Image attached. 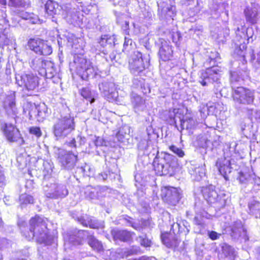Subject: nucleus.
<instances>
[{"mask_svg": "<svg viewBox=\"0 0 260 260\" xmlns=\"http://www.w3.org/2000/svg\"><path fill=\"white\" fill-rule=\"evenodd\" d=\"M29 231L24 233V236L29 241L35 238L39 243L50 245L54 240V237L49 234L48 229L45 220L36 216L29 221Z\"/></svg>", "mask_w": 260, "mask_h": 260, "instance_id": "1", "label": "nucleus"}, {"mask_svg": "<svg viewBox=\"0 0 260 260\" xmlns=\"http://www.w3.org/2000/svg\"><path fill=\"white\" fill-rule=\"evenodd\" d=\"M176 164L175 157L166 152L156 156L153 162L156 174L159 176H172L174 173Z\"/></svg>", "mask_w": 260, "mask_h": 260, "instance_id": "2", "label": "nucleus"}, {"mask_svg": "<svg viewBox=\"0 0 260 260\" xmlns=\"http://www.w3.org/2000/svg\"><path fill=\"white\" fill-rule=\"evenodd\" d=\"M16 84L22 88L23 91L28 95H32L38 90L39 78L32 73L16 74Z\"/></svg>", "mask_w": 260, "mask_h": 260, "instance_id": "3", "label": "nucleus"}, {"mask_svg": "<svg viewBox=\"0 0 260 260\" xmlns=\"http://www.w3.org/2000/svg\"><path fill=\"white\" fill-rule=\"evenodd\" d=\"M74 117L66 116L58 119L53 126V133L57 140L64 139L75 129Z\"/></svg>", "mask_w": 260, "mask_h": 260, "instance_id": "4", "label": "nucleus"}, {"mask_svg": "<svg viewBox=\"0 0 260 260\" xmlns=\"http://www.w3.org/2000/svg\"><path fill=\"white\" fill-rule=\"evenodd\" d=\"M222 74L221 68L218 67H213L203 71L201 73L199 82L203 86H207L210 83H215L214 87L217 91H220L221 84L220 79Z\"/></svg>", "mask_w": 260, "mask_h": 260, "instance_id": "5", "label": "nucleus"}, {"mask_svg": "<svg viewBox=\"0 0 260 260\" xmlns=\"http://www.w3.org/2000/svg\"><path fill=\"white\" fill-rule=\"evenodd\" d=\"M75 63L76 65L77 73L83 80H88L100 75L98 68L85 58L76 59Z\"/></svg>", "mask_w": 260, "mask_h": 260, "instance_id": "6", "label": "nucleus"}, {"mask_svg": "<svg viewBox=\"0 0 260 260\" xmlns=\"http://www.w3.org/2000/svg\"><path fill=\"white\" fill-rule=\"evenodd\" d=\"M129 68L131 72L134 75H138L149 65V59L143 57L142 53L135 51L129 59Z\"/></svg>", "mask_w": 260, "mask_h": 260, "instance_id": "7", "label": "nucleus"}, {"mask_svg": "<svg viewBox=\"0 0 260 260\" xmlns=\"http://www.w3.org/2000/svg\"><path fill=\"white\" fill-rule=\"evenodd\" d=\"M233 98L235 104L251 105L255 98L254 91L244 87H238L233 91Z\"/></svg>", "mask_w": 260, "mask_h": 260, "instance_id": "8", "label": "nucleus"}, {"mask_svg": "<svg viewBox=\"0 0 260 260\" xmlns=\"http://www.w3.org/2000/svg\"><path fill=\"white\" fill-rule=\"evenodd\" d=\"M0 48H3L6 45L13 44L15 39L8 33L9 21L7 19V14L4 10L0 11Z\"/></svg>", "mask_w": 260, "mask_h": 260, "instance_id": "9", "label": "nucleus"}, {"mask_svg": "<svg viewBox=\"0 0 260 260\" xmlns=\"http://www.w3.org/2000/svg\"><path fill=\"white\" fill-rule=\"evenodd\" d=\"M9 5L15 8L13 13L20 18L26 20L32 18L33 14L25 12L23 10L28 5L26 0H9Z\"/></svg>", "mask_w": 260, "mask_h": 260, "instance_id": "10", "label": "nucleus"}, {"mask_svg": "<svg viewBox=\"0 0 260 260\" xmlns=\"http://www.w3.org/2000/svg\"><path fill=\"white\" fill-rule=\"evenodd\" d=\"M99 86L100 90L107 100L109 102L116 100L118 97V93L114 82L104 81L100 84Z\"/></svg>", "mask_w": 260, "mask_h": 260, "instance_id": "11", "label": "nucleus"}, {"mask_svg": "<svg viewBox=\"0 0 260 260\" xmlns=\"http://www.w3.org/2000/svg\"><path fill=\"white\" fill-rule=\"evenodd\" d=\"M163 200L171 205H175L180 199V194L176 188L165 187L161 190Z\"/></svg>", "mask_w": 260, "mask_h": 260, "instance_id": "12", "label": "nucleus"}, {"mask_svg": "<svg viewBox=\"0 0 260 260\" xmlns=\"http://www.w3.org/2000/svg\"><path fill=\"white\" fill-rule=\"evenodd\" d=\"M45 10L46 17L56 22L57 17L60 15L61 7L56 2L48 0L45 5Z\"/></svg>", "mask_w": 260, "mask_h": 260, "instance_id": "13", "label": "nucleus"}, {"mask_svg": "<svg viewBox=\"0 0 260 260\" xmlns=\"http://www.w3.org/2000/svg\"><path fill=\"white\" fill-rule=\"evenodd\" d=\"M216 166L219 173L225 180H228V175L231 173L232 169L230 157H223L218 158L216 161Z\"/></svg>", "mask_w": 260, "mask_h": 260, "instance_id": "14", "label": "nucleus"}, {"mask_svg": "<svg viewBox=\"0 0 260 260\" xmlns=\"http://www.w3.org/2000/svg\"><path fill=\"white\" fill-rule=\"evenodd\" d=\"M58 158L61 166L64 169L72 170L76 166L77 161V155L70 151L65 152L63 154H60Z\"/></svg>", "mask_w": 260, "mask_h": 260, "instance_id": "15", "label": "nucleus"}, {"mask_svg": "<svg viewBox=\"0 0 260 260\" xmlns=\"http://www.w3.org/2000/svg\"><path fill=\"white\" fill-rule=\"evenodd\" d=\"M68 194V190L64 185L61 184H53L51 186V189L46 191V196L48 198L52 199L62 198Z\"/></svg>", "mask_w": 260, "mask_h": 260, "instance_id": "16", "label": "nucleus"}, {"mask_svg": "<svg viewBox=\"0 0 260 260\" xmlns=\"http://www.w3.org/2000/svg\"><path fill=\"white\" fill-rule=\"evenodd\" d=\"M4 107L8 115L12 117L16 116L18 111L16 106L14 93H12L7 96L4 102Z\"/></svg>", "mask_w": 260, "mask_h": 260, "instance_id": "17", "label": "nucleus"}, {"mask_svg": "<svg viewBox=\"0 0 260 260\" xmlns=\"http://www.w3.org/2000/svg\"><path fill=\"white\" fill-rule=\"evenodd\" d=\"M4 132L7 139L10 142H18L20 141L23 143V140L21 137L19 130L13 125L6 123Z\"/></svg>", "mask_w": 260, "mask_h": 260, "instance_id": "18", "label": "nucleus"}, {"mask_svg": "<svg viewBox=\"0 0 260 260\" xmlns=\"http://www.w3.org/2000/svg\"><path fill=\"white\" fill-rule=\"evenodd\" d=\"M231 235L235 239L241 237L245 241L248 240L246 231L241 221H237L232 225Z\"/></svg>", "mask_w": 260, "mask_h": 260, "instance_id": "19", "label": "nucleus"}, {"mask_svg": "<svg viewBox=\"0 0 260 260\" xmlns=\"http://www.w3.org/2000/svg\"><path fill=\"white\" fill-rule=\"evenodd\" d=\"M130 99L133 108L136 113L143 111L146 107L145 100L137 93L132 92Z\"/></svg>", "mask_w": 260, "mask_h": 260, "instance_id": "20", "label": "nucleus"}, {"mask_svg": "<svg viewBox=\"0 0 260 260\" xmlns=\"http://www.w3.org/2000/svg\"><path fill=\"white\" fill-rule=\"evenodd\" d=\"M202 191L204 199L208 203L212 204L218 201V194L215 190L214 186L210 185L204 187Z\"/></svg>", "mask_w": 260, "mask_h": 260, "instance_id": "21", "label": "nucleus"}, {"mask_svg": "<svg viewBox=\"0 0 260 260\" xmlns=\"http://www.w3.org/2000/svg\"><path fill=\"white\" fill-rule=\"evenodd\" d=\"M111 234L114 240L126 242L131 240L134 233H131L125 230L120 231L114 229L112 230Z\"/></svg>", "mask_w": 260, "mask_h": 260, "instance_id": "22", "label": "nucleus"}, {"mask_svg": "<svg viewBox=\"0 0 260 260\" xmlns=\"http://www.w3.org/2000/svg\"><path fill=\"white\" fill-rule=\"evenodd\" d=\"M172 47L166 41L162 42L159 50L160 59L163 61L168 60L172 57Z\"/></svg>", "mask_w": 260, "mask_h": 260, "instance_id": "23", "label": "nucleus"}, {"mask_svg": "<svg viewBox=\"0 0 260 260\" xmlns=\"http://www.w3.org/2000/svg\"><path fill=\"white\" fill-rule=\"evenodd\" d=\"M47 60L43 59L42 57H32L29 61V65L33 70H37L41 74Z\"/></svg>", "mask_w": 260, "mask_h": 260, "instance_id": "24", "label": "nucleus"}, {"mask_svg": "<svg viewBox=\"0 0 260 260\" xmlns=\"http://www.w3.org/2000/svg\"><path fill=\"white\" fill-rule=\"evenodd\" d=\"M41 74L45 75L47 78L51 79L53 78L57 74V71L54 63L50 60L46 61L44 69H43Z\"/></svg>", "mask_w": 260, "mask_h": 260, "instance_id": "25", "label": "nucleus"}, {"mask_svg": "<svg viewBox=\"0 0 260 260\" xmlns=\"http://www.w3.org/2000/svg\"><path fill=\"white\" fill-rule=\"evenodd\" d=\"M64 37L63 39H66L68 42V45L71 46L73 48L78 49L80 45H78L80 41H82L80 38H77L75 35L69 32H65L64 34L62 35Z\"/></svg>", "mask_w": 260, "mask_h": 260, "instance_id": "26", "label": "nucleus"}, {"mask_svg": "<svg viewBox=\"0 0 260 260\" xmlns=\"http://www.w3.org/2000/svg\"><path fill=\"white\" fill-rule=\"evenodd\" d=\"M130 128L127 125H124L121 127L116 134V138L121 143H125L130 137Z\"/></svg>", "mask_w": 260, "mask_h": 260, "instance_id": "27", "label": "nucleus"}, {"mask_svg": "<svg viewBox=\"0 0 260 260\" xmlns=\"http://www.w3.org/2000/svg\"><path fill=\"white\" fill-rule=\"evenodd\" d=\"M88 232L84 230H75L73 233V240L71 238L69 239V240L71 242H73L74 245L79 244L80 241L85 238L86 236H88Z\"/></svg>", "mask_w": 260, "mask_h": 260, "instance_id": "28", "label": "nucleus"}, {"mask_svg": "<svg viewBox=\"0 0 260 260\" xmlns=\"http://www.w3.org/2000/svg\"><path fill=\"white\" fill-rule=\"evenodd\" d=\"M82 96L87 101H89L91 104L95 101L98 94L94 90H91L89 87L83 88L80 91Z\"/></svg>", "mask_w": 260, "mask_h": 260, "instance_id": "29", "label": "nucleus"}, {"mask_svg": "<svg viewBox=\"0 0 260 260\" xmlns=\"http://www.w3.org/2000/svg\"><path fill=\"white\" fill-rule=\"evenodd\" d=\"M189 173L197 181H200L205 175L204 168L200 166L198 167L191 166L189 169Z\"/></svg>", "mask_w": 260, "mask_h": 260, "instance_id": "30", "label": "nucleus"}, {"mask_svg": "<svg viewBox=\"0 0 260 260\" xmlns=\"http://www.w3.org/2000/svg\"><path fill=\"white\" fill-rule=\"evenodd\" d=\"M251 178L249 173L241 171L239 172L237 179L242 187H245L250 183Z\"/></svg>", "mask_w": 260, "mask_h": 260, "instance_id": "31", "label": "nucleus"}, {"mask_svg": "<svg viewBox=\"0 0 260 260\" xmlns=\"http://www.w3.org/2000/svg\"><path fill=\"white\" fill-rule=\"evenodd\" d=\"M197 124V121L191 117H186L181 120V126L183 129H193Z\"/></svg>", "mask_w": 260, "mask_h": 260, "instance_id": "32", "label": "nucleus"}, {"mask_svg": "<svg viewBox=\"0 0 260 260\" xmlns=\"http://www.w3.org/2000/svg\"><path fill=\"white\" fill-rule=\"evenodd\" d=\"M88 243L94 250L101 252L103 250V246L102 243L95 238L92 235L88 236Z\"/></svg>", "mask_w": 260, "mask_h": 260, "instance_id": "33", "label": "nucleus"}, {"mask_svg": "<svg viewBox=\"0 0 260 260\" xmlns=\"http://www.w3.org/2000/svg\"><path fill=\"white\" fill-rule=\"evenodd\" d=\"M222 252L225 257H229L231 260H234L236 256V252L234 249L226 244H223L222 246Z\"/></svg>", "mask_w": 260, "mask_h": 260, "instance_id": "34", "label": "nucleus"}, {"mask_svg": "<svg viewBox=\"0 0 260 260\" xmlns=\"http://www.w3.org/2000/svg\"><path fill=\"white\" fill-rule=\"evenodd\" d=\"M246 19L251 24H254L257 21V13L255 10L247 8L244 11Z\"/></svg>", "mask_w": 260, "mask_h": 260, "instance_id": "35", "label": "nucleus"}, {"mask_svg": "<svg viewBox=\"0 0 260 260\" xmlns=\"http://www.w3.org/2000/svg\"><path fill=\"white\" fill-rule=\"evenodd\" d=\"M248 207L250 212L255 215L256 218H260V203L256 201H251Z\"/></svg>", "mask_w": 260, "mask_h": 260, "instance_id": "36", "label": "nucleus"}, {"mask_svg": "<svg viewBox=\"0 0 260 260\" xmlns=\"http://www.w3.org/2000/svg\"><path fill=\"white\" fill-rule=\"evenodd\" d=\"M96 187L88 186L85 188L84 194L86 198L91 200L98 199Z\"/></svg>", "mask_w": 260, "mask_h": 260, "instance_id": "37", "label": "nucleus"}, {"mask_svg": "<svg viewBox=\"0 0 260 260\" xmlns=\"http://www.w3.org/2000/svg\"><path fill=\"white\" fill-rule=\"evenodd\" d=\"M42 42L43 41L39 39H30L28 42V46L31 50L37 53L40 52V46Z\"/></svg>", "mask_w": 260, "mask_h": 260, "instance_id": "38", "label": "nucleus"}, {"mask_svg": "<svg viewBox=\"0 0 260 260\" xmlns=\"http://www.w3.org/2000/svg\"><path fill=\"white\" fill-rule=\"evenodd\" d=\"M37 117L39 121H42L47 116V108L44 104H40L37 105Z\"/></svg>", "mask_w": 260, "mask_h": 260, "instance_id": "39", "label": "nucleus"}, {"mask_svg": "<svg viewBox=\"0 0 260 260\" xmlns=\"http://www.w3.org/2000/svg\"><path fill=\"white\" fill-rule=\"evenodd\" d=\"M39 50L40 52H38L37 54L43 55H48L51 54L52 52L51 47L50 45H48L43 41L40 46Z\"/></svg>", "mask_w": 260, "mask_h": 260, "instance_id": "40", "label": "nucleus"}, {"mask_svg": "<svg viewBox=\"0 0 260 260\" xmlns=\"http://www.w3.org/2000/svg\"><path fill=\"white\" fill-rule=\"evenodd\" d=\"M135 46V44L133 43L132 40L128 37H125L124 38L122 50L123 51L128 52L134 48Z\"/></svg>", "mask_w": 260, "mask_h": 260, "instance_id": "41", "label": "nucleus"}, {"mask_svg": "<svg viewBox=\"0 0 260 260\" xmlns=\"http://www.w3.org/2000/svg\"><path fill=\"white\" fill-rule=\"evenodd\" d=\"M26 108H31V111L29 112V119H31L33 116L37 117V105L30 102L26 103Z\"/></svg>", "mask_w": 260, "mask_h": 260, "instance_id": "42", "label": "nucleus"}, {"mask_svg": "<svg viewBox=\"0 0 260 260\" xmlns=\"http://www.w3.org/2000/svg\"><path fill=\"white\" fill-rule=\"evenodd\" d=\"M19 202L21 205L33 204L34 198L30 195L22 194L19 197Z\"/></svg>", "mask_w": 260, "mask_h": 260, "instance_id": "43", "label": "nucleus"}, {"mask_svg": "<svg viewBox=\"0 0 260 260\" xmlns=\"http://www.w3.org/2000/svg\"><path fill=\"white\" fill-rule=\"evenodd\" d=\"M115 38L113 37H108L107 36H104L101 38L99 43L103 47L106 46V44L111 45L112 43H114V40Z\"/></svg>", "mask_w": 260, "mask_h": 260, "instance_id": "44", "label": "nucleus"}, {"mask_svg": "<svg viewBox=\"0 0 260 260\" xmlns=\"http://www.w3.org/2000/svg\"><path fill=\"white\" fill-rule=\"evenodd\" d=\"M175 7L170 6L166 8H164L162 9V12L165 13L167 16L171 17L173 19V17L175 15Z\"/></svg>", "mask_w": 260, "mask_h": 260, "instance_id": "45", "label": "nucleus"}, {"mask_svg": "<svg viewBox=\"0 0 260 260\" xmlns=\"http://www.w3.org/2000/svg\"><path fill=\"white\" fill-rule=\"evenodd\" d=\"M137 240L142 246L146 247L150 246L151 241L147 238L146 235L140 236L137 239Z\"/></svg>", "mask_w": 260, "mask_h": 260, "instance_id": "46", "label": "nucleus"}, {"mask_svg": "<svg viewBox=\"0 0 260 260\" xmlns=\"http://www.w3.org/2000/svg\"><path fill=\"white\" fill-rule=\"evenodd\" d=\"M89 226L92 229H103L104 228V222H99L95 219H90Z\"/></svg>", "mask_w": 260, "mask_h": 260, "instance_id": "47", "label": "nucleus"}, {"mask_svg": "<svg viewBox=\"0 0 260 260\" xmlns=\"http://www.w3.org/2000/svg\"><path fill=\"white\" fill-rule=\"evenodd\" d=\"M44 175L45 177L47 176H50L51 175L53 172V167L52 165L48 162H45L44 163Z\"/></svg>", "mask_w": 260, "mask_h": 260, "instance_id": "48", "label": "nucleus"}, {"mask_svg": "<svg viewBox=\"0 0 260 260\" xmlns=\"http://www.w3.org/2000/svg\"><path fill=\"white\" fill-rule=\"evenodd\" d=\"M169 149L179 157H183L185 155L184 152L181 148H179L175 145H171L169 146Z\"/></svg>", "mask_w": 260, "mask_h": 260, "instance_id": "49", "label": "nucleus"}, {"mask_svg": "<svg viewBox=\"0 0 260 260\" xmlns=\"http://www.w3.org/2000/svg\"><path fill=\"white\" fill-rule=\"evenodd\" d=\"M96 189L98 192L97 193L98 199L105 196L108 192V188L106 186H97Z\"/></svg>", "mask_w": 260, "mask_h": 260, "instance_id": "50", "label": "nucleus"}, {"mask_svg": "<svg viewBox=\"0 0 260 260\" xmlns=\"http://www.w3.org/2000/svg\"><path fill=\"white\" fill-rule=\"evenodd\" d=\"M29 132L30 134L36 136L37 138L40 137L42 135L40 128L37 126H32L30 127Z\"/></svg>", "mask_w": 260, "mask_h": 260, "instance_id": "51", "label": "nucleus"}, {"mask_svg": "<svg viewBox=\"0 0 260 260\" xmlns=\"http://www.w3.org/2000/svg\"><path fill=\"white\" fill-rule=\"evenodd\" d=\"M90 219L87 216H85L80 218L79 221L83 225L88 226L89 225Z\"/></svg>", "mask_w": 260, "mask_h": 260, "instance_id": "52", "label": "nucleus"}, {"mask_svg": "<svg viewBox=\"0 0 260 260\" xmlns=\"http://www.w3.org/2000/svg\"><path fill=\"white\" fill-rule=\"evenodd\" d=\"M207 235L212 240H217L221 236L220 234H218L215 231H208Z\"/></svg>", "mask_w": 260, "mask_h": 260, "instance_id": "53", "label": "nucleus"}, {"mask_svg": "<svg viewBox=\"0 0 260 260\" xmlns=\"http://www.w3.org/2000/svg\"><path fill=\"white\" fill-rule=\"evenodd\" d=\"M207 110L208 114H215L217 113L215 104H211L210 105H207Z\"/></svg>", "mask_w": 260, "mask_h": 260, "instance_id": "54", "label": "nucleus"}, {"mask_svg": "<svg viewBox=\"0 0 260 260\" xmlns=\"http://www.w3.org/2000/svg\"><path fill=\"white\" fill-rule=\"evenodd\" d=\"M115 6H125L128 0H109Z\"/></svg>", "mask_w": 260, "mask_h": 260, "instance_id": "55", "label": "nucleus"}, {"mask_svg": "<svg viewBox=\"0 0 260 260\" xmlns=\"http://www.w3.org/2000/svg\"><path fill=\"white\" fill-rule=\"evenodd\" d=\"M218 57L219 54L217 52H211L210 54L209 55V58L210 60V62L211 61H214V62L215 61H217L218 60Z\"/></svg>", "mask_w": 260, "mask_h": 260, "instance_id": "56", "label": "nucleus"}, {"mask_svg": "<svg viewBox=\"0 0 260 260\" xmlns=\"http://www.w3.org/2000/svg\"><path fill=\"white\" fill-rule=\"evenodd\" d=\"M253 34V32L252 28L251 27L248 28L246 30V35H245L244 34H243V36H244V38H245L246 37L247 38L248 41H249L250 39H251L252 41L253 40V39H252Z\"/></svg>", "mask_w": 260, "mask_h": 260, "instance_id": "57", "label": "nucleus"}, {"mask_svg": "<svg viewBox=\"0 0 260 260\" xmlns=\"http://www.w3.org/2000/svg\"><path fill=\"white\" fill-rule=\"evenodd\" d=\"M140 251L139 247H133L130 250L127 251V256L134 254H137Z\"/></svg>", "mask_w": 260, "mask_h": 260, "instance_id": "58", "label": "nucleus"}, {"mask_svg": "<svg viewBox=\"0 0 260 260\" xmlns=\"http://www.w3.org/2000/svg\"><path fill=\"white\" fill-rule=\"evenodd\" d=\"M104 143V140L101 137H97L94 141V144L96 146H103Z\"/></svg>", "mask_w": 260, "mask_h": 260, "instance_id": "59", "label": "nucleus"}, {"mask_svg": "<svg viewBox=\"0 0 260 260\" xmlns=\"http://www.w3.org/2000/svg\"><path fill=\"white\" fill-rule=\"evenodd\" d=\"M5 184V177L3 173L0 172V188H2Z\"/></svg>", "mask_w": 260, "mask_h": 260, "instance_id": "60", "label": "nucleus"}, {"mask_svg": "<svg viewBox=\"0 0 260 260\" xmlns=\"http://www.w3.org/2000/svg\"><path fill=\"white\" fill-rule=\"evenodd\" d=\"M67 144L69 146L71 147H76V140L75 139H73L72 140H71L70 142H67Z\"/></svg>", "mask_w": 260, "mask_h": 260, "instance_id": "61", "label": "nucleus"}, {"mask_svg": "<svg viewBox=\"0 0 260 260\" xmlns=\"http://www.w3.org/2000/svg\"><path fill=\"white\" fill-rule=\"evenodd\" d=\"M128 223H129V225H131V226H132L134 229L137 230H140V228L137 225V224H136L135 223H133L131 221H129L128 222Z\"/></svg>", "mask_w": 260, "mask_h": 260, "instance_id": "62", "label": "nucleus"}, {"mask_svg": "<svg viewBox=\"0 0 260 260\" xmlns=\"http://www.w3.org/2000/svg\"><path fill=\"white\" fill-rule=\"evenodd\" d=\"M149 23L152 21V13L151 12H147V16L145 18Z\"/></svg>", "mask_w": 260, "mask_h": 260, "instance_id": "63", "label": "nucleus"}, {"mask_svg": "<svg viewBox=\"0 0 260 260\" xmlns=\"http://www.w3.org/2000/svg\"><path fill=\"white\" fill-rule=\"evenodd\" d=\"M79 19V16L75 13V12H73V23L76 22Z\"/></svg>", "mask_w": 260, "mask_h": 260, "instance_id": "64", "label": "nucleus"}]
</instances>
